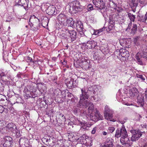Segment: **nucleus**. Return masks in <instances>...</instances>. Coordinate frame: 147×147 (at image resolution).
<instances>
[{
  "mask_svg": "<svg viewBox=\"0 0 147 147\" xmlns=\"http://www.w3.org/2000/svg\"><path fill=\"white\" fill-rule=\"evenodd\" d=\"M81 94L80 96V101L77 105V107L80 108H88V113L87 115L90 118L91 120L96 121L98 120H102V116L98 111L96 110L95 114L93 113L94 105L92 102L88 101L89 97L91 96L90 99L95 102L100 100V98L97 96L96 92L97 88L96 86H92L88 88L84 87L81 88Z\"/></svg>",
  "mask_w": 147,
  "mask_h": 147,
  "instance_id": "obj_1",
  "label": "nucleus"
},
{
  "mask_svg": "<svg viewBox=\"0 0 147 147\" xmlns=\"http://www.w3.org/2000/svg\"><path fill=\"white\" fill-rule=\"evenodd\" d=\"M127 90L125 91L123 90L122 89L119 90L117 92L116 95V98L118 101L120 102L125 105L127 106L133 105L132 103H130L131 99L128 97H125L126 95L128 96L131 98L136 96L138 93V91L137 88H133L130 89L129 90V92L127 94Z\"/></svg>",
  "mask_w": 147,
  "mask_h": 147,
  "instance_id": "obj_2",
  "label": "nucleus"
},
{
  "mask_svg": "<svg viewBox=\"0 0 147 147\" xmlns=\"http://www.w3.org/2000/svg\"><path fill=\"white\" fill-rule=\"evenodd\" d=\"M80 3L77 1H74L70 3L69 12L71 14L76 13L80 11Z\"/></svg>",
  "mask_w": 147,
  "mask_h": 147,
  "instance_id": "obj_3",
  "label": "nucleus"
},
{
  "mask_svg": "<svg viewBox=\"0 0 147 147\" xmlns=\"http://www.w3.org/2000/svg\"><path fill=\"white\" fill-rule=\"evenodd\" d=\"M65 33H63L60 36V37L63 39H67L70 37L72 40L74 41L76 37V33L74 30L69 31L66 30Z\"/></svg>",
  "mask_w": 147,
  "mask_h": 147,
  "instance_id": "obj_4",
  "label": "nucleus"
},
{
  "mask_svg": "<svg viewBox=\"0 0 147 147\" xmlns=\"http://www.w3.org/2000/svg\"><path fill=\"white\" fill-rule=\"evenodd\" d=\"M40 21L34 15L31 16L29 19V24L33 30H35L39 26Z\"/></svg>",
  "mask_w": 147,
  "mask_h": 147,
  "instance_id": "obj_5",
  "label": "nucleus"
},
{
  "mask_svg": "<svg viewBox=\"0 0 147 147\" xmlns=\"http://www.w3.org/2000/svg\"><path fill=\"white\" fill-rule=\"evenodd\" d=\"M130 132L131 134V140L133 142L138 140L142 135V132L139 129H132Z\"/></svg>",
  "mask_w": 147,
  "mask_h": 147,
  "instance_id": "obj_6",
  "label": "nucleus"
},
{
  "mask_svg": "<svg viewBox=\"0 0 147 147\" xmlns=\"http://www.w3.org/2000/svg\"><path fill=\"white\" fill-rule=\"evenodd\" d=\"M97 45V42L94 40L88 41L82 44V48L83 49H92Z\"/></svg>",
  "mask_w": 147,
  "mask_h": 147,
  "instance_id": "obj_7",
  "label": "nucleus"
},
{
  "mask_svg": "<svg viewBox=\"0 0 147 147\" xmlns=\"http://www.w3.org/2000/svg\"><path fill=\"white\" fill-rule=\"evenodd\" d=\"M116 16L114 14L110 15L109 24L106 30L107 32H109L113 29L115 21H117V17H115Z\"/></svg>",
  "mask_w": 147,
  "mask_h": 147,
  "instance_id": "obj_8",
  "label": "nucleus"
},
{
  "mask_svg": "<svg viewBox=\"0 0 147 147\" xmlns=\"http://www.w3.org/2000/svg\"><path fill=\"white\" fill-rule=\"evenodd\" d=\"M78 140H80L81 142L85 143V145L87 147L91 146L92 145V142L90 140L89 137L85 135H83L78 139Z\"/></svg>",
  "mask_w": 147,
  "mask_h": 147,
  "instance_id": "obj_9",
  "label": "nucleus"
},
{
  "mask_svg": "<svg viewBox=\"0 0 147 147\" xmlns=\"http://www.w3.org/2000/svg\"><path fill=\"white\" fill-rule=\"evenodd\" d=\"M12 138L10 137L6 136L2 139L1 144L4 147H11L13 142Z\"/></svg>",
  "mask_w": 147,
  "mask_h": 147,
  "instance_id": "obj_10",
  "label": "nucleus"
},
{
  "mask_svg": "<svg viewBox=\"0 0 147 147\" xmlns=\"http://www.w3.org/2000/svg\"><path fill=\"white\" fill-rule=\"evenodd\" d=\"M120 141L123 145H125L127 146H131L132 144V142L129 140L127 132L121 137Z\"/></svg>",
  "mask_w": 147,
  "mask_h": 147,
  "instance_id": "obj_11",
  "label": "nucleus"
},
{
  "mask_svg": "<svg viewBox=\"0 0 147 147\" xmlns=\"http://www.w3.org/2000/svg\"><path fill=\"white\" fill-rule=\"evenodd\" d=\"M57 20L62 26L65 25V22L67 18V16L63 13H60L57 17Z\"/></svg>",
  "mask_w": 147,
  "mask_h": 147,
  "instance_id": "obj_12",
  "label": "nucleus"
},
{
  "mask_svg": "<svg viewBox=\"0 0 147 147\" xmlns=\"http://www.w3.org/2000/svg\"><path fill=\"white\" fill-rule=\"evenodd\" d=\"M129 52L125 49H121L120 51L119 56L121 57H120V60L121 61H125L127 59L129 56Z\"/></svg>",
  "mask_w": 147,
  "mask_h": 147,
  "instance_id": "obj_13",
  "label": "nucleus"
},
{
  "mask_svg": "<svg viewBox=\"0 0 147 147\" xmlns=\"http://www.w3.org/2000/svg\"><path fill=\"white\" fill-rule=\"evenodd\" d=\"M76 28L81 36L84 35V31L83 30V26L81 22L80 21L77 22L76 23Z\"/></svg>",
  "mask_w": 147,
  "mask_h": 147,
  "instance_id": "obj_14",
  "label": "nucleus"
},
{
  "mask_svg": "<svg viewBox=\"0 0 147 147\" xmlns=\"http://www.w3.org/2000/svg\"><path fill=\"white\" fill-rule=\"evenodd\" d=\"M93 3L96 7L100 9L105 8V4L102 0H93Z\"/></svg>",
  "mask_w": 147,
  "mask_h": 147,
  "instance_id": "obj_15",
  "label": "nucleus"
},
{
  "mask_svg": "<svg viewBox=\"0 0 147 147\" xmlns=\"http://www.w3.org/2000/svg\"><path fill=\"white\" fill-rule=\"evenodd\" d=\"M76 124L81 126L82 128L85 129H87V127H89L91 126V125L88 123L86 122L85 121H81L77 119L76 120Z\"/></svg>",
  "mask_w": 147,
  "mask_h": 147,
  "instance_id": "obj_16",
  "label": "nucleus"
},
{
  "mask_svg": "<svg viewBox=\"0 0 147 147\" xmlns=\"http://www.w3.org/2000/svg\"><path fill=\"white\" fill-rule=\"evenodd\" d=\"M126 133L127 131L125 128L122 127L120 130L117 129L116 130L115 136L117 138L121 137Z\"/></svg>",
  "mask_w": 147,
  "mask_h": 147,
  "instance_id": "obj_17",
  "label": "nucleus"
},
{
  "mask_svg": "<svg viewBox=\"0 0 147 147\" xmlns=\"http://www.w3.org/2000/svg\"><path fill=\"white\" fill-rule=\"evenodd\" d=\"M81 62L82 63V67L85 69H88L90 67V61L87 57H82L81 59Z\"/></svg>",
  "mask_w": 147,
  "mask_h": 147,
  "instance_id": "obj_18",
  "label": "nucleus"
},
{
  "mask_svg": "<svg viewBox=\"0 0 147 147\" xmlns=\"http://www.w3.org/2000/svg\"><path fill=\"white\" fill-rule=\"evenodd\" d=\"M28 0H19L17 4L19 5L23 6L24 8L27 9L28 7Z\"/></svg>",
  "mask_w": 147,
  "mask_h": 147,
  "instance_id": "obj_19",
  "label": "nucleus"
},
{
  "mask_svg": "<svg viewBox=\"0 0 147 147\" xmlns=\"http://www.w3.org/2000/svg\"><path fill=\"white\" fill-rule=\"evenodd\" d=\"M104 116L105 119L113 122H115L117 121V119H113V114L111 112L107 113H104Z\"/></svg>",
  "mask_w": 147,
  "mask_h": 147,
  "instance_id": "obj_20",
  "label": "nucleus"
},
{
  "mask_svg": "<svg viewBox=\"0 0 147 147\" xmlns=\"http://www.w3.org/2000/svg\"><path fill=\"white\" fill-rule=\"evenodd\" d=\"M75 22L71 18H67L65 22L66 24L64 26H68L71 27L73 28L76 27V26L74 24Z\"/></svg>",
  "mask_w": 147,
  "mask_h": 147,
  "instance_id": "obj_21",
  "label": "nucleus"
},
{
  "mask_svg": "<svg viewBox=\"0 0 147 147\" xmlns=\"http://www.w3.org/2000/svg\"><path fill=\"white\" fill-rule=\"evenodd\" d=\"M28 142V139L25 138H21L19 141V144L21 147H27L28 144L27 143Z\"/></svg>",
  "mask_w": 147,
  "mask_h": 147,
  "instance_id": "obj_22",
  "label": "nucleus"
},
{
  "mask_svg": "<svg viewBox=\"0 0 147 147\" xmlns=\"http://www.w3.org/2000/svg\"><path fill=\"white\" fill-rule=\"evenodd\" d=\"M105 29V28H102L99 30L93 29V32L92 33V34L96 36L100 35L103 34V31Z\"/></svg>",
  "mask_w": 147,
  "mask_h": 147,
  "instance_id": "obj_23",
  "label": "nucleus"
},
{
  "mask_svg": "<svg viewBox=\"0 0 147 147\" xmlns=\"http://www.w3.org/2000/svg\"><path fill=\"white\" fill-rule=\"evenodd\" d=\"M65 82L67 87L69 88H71L74 87V84L75 82H74L73 79H67L65 80Z\"/></svg>",
  "mask_w": 147,
  "mask_h": 147,
  "instance_id": "obj_24",
  "label": "nucleus"
},
{
  "mask_svg": "<svg viewBox=\"0 0 147 147\" xmlns=\"http://www.w3.org/2000/svg\"><path fill=\"white\" fill-rule=\"evenodd\" d=\"M55 8L53 5L49 6L47 10V12L49 15H52L55 12Z\"/></svg>",
  "mask_w": 147,
  "mask_h": 147,
  "instance_id": "obj_25",
  "label": "nucleus"
},
{
  "mask_svg": "<svg viewBox=\"0 0 147 147\" xmlns=\"http://www.w3.org/2000/svg\"><path fill=\"white\" fill-rule=\"evenodd\" d=\"M100 49L102 52L105 55L108 54L109 53V50L107 45L102 46L100 47Z\"/></svg>",
  "mask_w": 147,
  "mask_h": 147,
  "instance_id": "obj_26",
  "label": "nucleus"
},
{
  "mask_svg": "<svg viewBox=\"0 0 147 147\" xmlns=\"http://www.w3.org/2000/svg\"><path fill=\"white\" fill-rule=\"evenodd\" d=\"M144 94L139 95L138 97V103L140 104V106H142L144 104Z\"/></svg>",
  "mask_w": 147,
  "mask_h": 147,
  "instance_id": "obj_27",
  "label": "nucleus"
},
{
  "mask_svg": "<svg viewBox=\"0 0 147 147\" xmlns=\"http://www.w3.org/2000/svg\"><path fill=\"white\" fill-rule=\"evenodd\" d=\"M113 143L112 140L110 138H107L104 144V147H112Z\"/></svg>",
  "mask_w": 147,
  "mask_h": 147,
  "instance_id": "obj_28",
  "label": "nucleus"
},
{
  "mask_svg": "<svg viewBox=\"0 0 147 147\" xmlns=\"http://www.w3.org/2000/svg\"><path fill=\"white\" fill-rule=\"evenodd\" d=\"M6 128L13 132H14V129H16V125L14 123H11L7 125Z\"/></svg>",
  "mask_w": 147,
  "mask_h": 147,
  "instance_id": "obj_29",
  "label": "nucleus"
},
{
  "mask_svg": "<svg viewBox=\"0 0 147 147\" xmlns=\"http://www.w3.org/2000/svg\"><path fill=\"white\" fill-rule=\"evenodd\" d=\"M138 2L142 4L144 3L141 0H131V2L129 3L130 5L132 7H136L138 5Z\"/></svg>",
  "mask_w": 147,
  "mask_h": 147,
  "instance_id": "obj_30",
  "label": "nucleus"
},
{
  "mask_svg": "<svg viewBox=\"0 0 147 147\" xmlns=\"http://www.w3.org/2000/svg\"><path fill=\"white\" fill-rule=\"evenodd\" d=\"M133 42L134 45L138 46L140 45V41L139 39V37H136L135 38H134Z\"/></svg>",
  "mask_w": 147,
  "mask_h": 147,
  "instance_id": "obj_31",
  "label": "nucleus"
},
{
  "mask_svg": "<svg viewBox=\"0 0 147 147\" xmlns=\"http://www.w3.org/2000/svg\"><path fill=\"white\" fill-rule=\"evenodd\" d=\"M108 2V5L110 7L114 9H115L116 8V5L114 3L113 1L109 0Z\"/></svg>",
  "mask_w": 147,
  "mask_h": 147,
  "instance_id": "obj_32",
  "label": "nucleus"
},
{
  "mask_svg": "<svg viewBox=\"0 0 147 147\" xmlns=\"http://www.w3.org/2000/svg\"><path fill=\"white\" fill-rule=\"evenodd\" d=\"M7 102V100L6 96H5V98H1V99L0 101V103L5 106L6 105Z\"/></svg>",
  "mask_w": 147,
  "mask_h": 147,
  "instance_id": "obj_33",
  "label": "nucleus"
},
{
  "mask_svg": "<svg viewBox=\"0 0 147 147\" xmlns=\"http://www.w3.org/2000/svg\"><path fill=\"white\" fill-rule=\"evenodd\" d=\"M126 39L123 38H120L119 40L120 44L121 45L124 46L125 45L126 43Z\"/></svg>",
  "mask_w": 147,
  "mask_h": 147,
  "instance_id": "obj_34",
  "label": "nucleus"
},
{
  "mask_svg": "<svg viewBox=\"0 0 147 147\" xmlns=\"http://www.w3.org/2000/svg\"><path fill=\"white\" fill-rule=\"evenodd\" d=\"M128 17L131 22H134L136 18L135 16L131 14L130 13H128Z\"/></svg>",
  "mask_w": 147,
  "mask_h": 147,
  "instance_id": "obj_35",
  "label": "nucleus"
},
{
  "mask_svg": "<svg viewBox=\"0 0 147 147\" xmlns=\"http://www.w3.org/2000/svg\"><path fill=\"white\" fill-rule=\"evenodd\" d=\"M93 57L94 60H98V63H100V61L99 60L100 59L99 56L97 53H94V55Z\"/></svg>",
  "mask_w": 147,
  "mask_h": 147,
  "instance_id": "obj_36",
  "label": "nucleus"
},
{
  "mask_svg": "<svg viewBox=\"0 0 147 147\" xmlns=\"http://www.w3.org/2000/svg\"><path fill=\"white\" fill-rule=\"evenodd\" d=\"M137 77L138 78H140L142 81H144L145 79L146 76L144 75L137 74Z\"/></svg>",
  "mask_w": 147,
  "mask_h": 147,
  "instance_id": "obj_37",
  "label": "nucleus"
},
{
  "mask_svg": "<svg viewBox=\"0 0 147 147\" xmlns=\"http://www.w3.org/2000/svg\"><path fill=\"white\" fill-rule=\"evenodd\" d=\"M137 29V26L136 25V24H133L131 29V32L132 33H135L136 30Z\"/></svg>",
  "mask_w": 147,
  "mask_h": 147,
  "instance_id": "obj_38",
  "label": "nucleus"
},
{
  "mask_svg": "<svg viewBox=\"0 0 147 147\" xmlns=\"http://www.w3.org/2000/svg\"><path fill=\"white\" fill-rule=\"evenodd\" d=\"M115 128L113 127H109L108 129V132L112 133L115 130Z\"/></svg>",
  "mask_w": 147,
  "mask_h": 147,
  "instance_id": "obj_39",
  "label": "nucleus"
},
{
  "mask_svg": "<svg viewBox=\"0 0 147 147\" xmlns=\"http://www.w3.org/2000/svg\"><path fill=\"white\" fill-rule=\"evenodd\" d=\"M139 53H137L136 55V58L137 59L138 61V63L140 64H141L142 63V61L140 60V58L139 57Z\"/></svg>",
  "mask_w": 147,
  "mask_h": 147,
  "instance_id": "obj_40",
  "label": "nucleus"
},
{
  "mask_svg": "<svg viewBox=\"0 0 147 147\" xmlns=\"http://www.w3.org/2000/svg\"><path fill=\"white\" fill-rule=\"evenodd\" d=\"M110 109L109 107L106 105L105 107V111L104 113H107L110 112Z\"/></svg>",
  "mask_w": 147,
  "mask_h": 147,
  "instance_id": "obj_41",
  "label": "nucleus"
},
{
  "mask_svg": "<svg viewBox=\"0 0 147 147\" xmlns=\"http://www.w3.org/2000/svg\"><path fill=\"white\" fill-rule=\"evenodd\" d=\"M13 133H15L18 136H20V133L19 131L16 128V129H14V132H13Z\"/></svg>",
  "mask_w": 147,
  "mask_h": 147,
  "instance_id": "obj_42",
  "label": "nucleus"
},
{
  "mask_svg": "<svg viewBox=\"0 0 147 147\" xmlns=\"http://www.w3.org/2000/svg\"><path fill=\"white\" fill-rule=\"evenodd\" d=\"M88 10H92L93 9V6L91 4H89L88 6Z\"/></svg>",
  "mask_w": 147,
  "mask_h": 147,
  "instance_id": "obj_43",
  "label": "nucleus"
},
{
  "mask_svg": "<svg viewBox=\"0 0 147 147\" xmlns=\"http://www.w3.org/2000/svg\"><path fill=\"white\" fill-rule=\"evenodd\" d=\"M97 129V127H95L93 128V129L91 131V133L92 134H94L95 133L96 130Z\"/></svg>",
  "mask_w": 147,
  "mask_h": 147,
  "instance_id": "obj_44",
  "label": "nucleus"
},
{
  "mask_svg": "<svg viewBox=\"0 0 147 147\" xmlns=\"http://www.w3.org/2000/svg\"><path fill=\"white\" fill-rule=\"evenodd\" d=\"M3 91V85L1 83H0V92H2Z\"/></svg>",
  "mask_w": 147,
  "mask_h": 147,
  "instance_id": "obj_45",
  "label": "nucleus"
},
{
  "mask_svg": "<svg viewBox=\"0 0 147 147\" xmlns=\"http://www.w3.org/2000/svg\"><path fill=\"white\" fill-rule=\"evenodd\" d=\"M5 109L1 105H0V113H2L4 111Z\"/></svg>",
  "mask_w": 147,
  "mask_h": 147,
  "instance_id": "obj_46",
  "label": "nucleus"
},
{
  "mask_svg": "<svg viewBox=\"0 0 147 147\" xmlns=\"http://www.w3.org/2000/svg\"><path fill=\"white\" fill-rule=\"evenodd\" d=\"M5 123V122L4 121L0 120V127L3 126Z\"/></svg>",
  "mask_w": 147,
  "mask_h": 147,
  "instance_id": "obj_47",
  "label": "nucleus"
},
{
  "mask_svg": "<svg viewBox=\"0 0 147 147\" xmlns=\"http://www.w3.org/2000/svg\"><path fill=\"white\" fill-rule=\"evenodd\" d=\"M126 120L127 119H124L123 121H120L119 120V121L122 124H123L126 122Z\"/></svg>",
  "mask_w": 147,
  "mask_h": 147,
  "instance_id": "obj_48",
  "label": "nucleus"
},
{
  "mask_svg": "<svg viewBox=\"0 0 147 147\" xmlns=\"http://www.w3.org/2000/svg\"><path fill=\"white\" fill-rule=\"evenodd\" d=\"M11 66L12 67V68L14 70H16L18 68H19V67H17L16 66H15L14 65H12V66Z\"/></svg>",
  "mask_w": 147,
  "mask_h": 147,
  "instance_id": "obj_49",
  "label": "nucleus"
},
{
  "mask_svg": "<svg viewBox=\"0 0 147 147\" xmlns=\"http://www.w3.org/2000/svg\"><path fill=\"white\" fill-rule=\"evenodd\" d=\"M144 96L145 97V99L147 100V89L145 91V93L144 94Z\"/></svg>",
  "mask_w": 147,
  "mask_h": 147,
  "instance_id": "obj_50",
  "label": "nucleus"
},
{
  "mask_svg": "<svg viewBox=\"0 0 147 147\" xmlns=\"http://www.w3.org/2000/svg\"><path fill=\"white\" fill-rule=\"evenodd\" d=\"M5 75V74L4 72H3L2 71H0V76L1 77H2L4 76Z\"/></svg>",
  "mask_w": 147,
  "mask_h": 147,
  "instance_id": "obj_51",
  "label": "nucleus"
},
{
  "mask_svg": "<svg viewBox=\"0 0 147 147\" xmlns=\"http://www.w3.org/2000/svg\"><path fill=\"white\" fill-rule=\"evenodd\" d=\"M115 117H116L115 118V119H117V121L118 120L119 118V115H116L115 116Z\"/></svg>",
  "mask_w": 147,
  "mask_h": 147,
  "instance_id": "obj_52",
  "label": "nucleus"
},
{
  "mask_svg": "<svg viewBox=\"0 0 147 147\" xmlns=\"http://www.w3.org/2000/svg\"><path fill=\"white\" fill-rule=\"evenodd\" d=\"M11 18H8V19H7V20H5V22H9L11 21Z\"/></svg>",
  "mask_w": 147,
  "mask_h": 147,
  "instance_id": "obj_53",
  "label": "nucleus"
},
{
  "mask_svg": "<svg viewBox=\"0 0 147 147\" xmlns=\"http://www.w3.org/2000/svg\"><path fill=\"white\" fill-rule=\"evenodd\" d=\"M62 64L63 65H65L67 64V62L65 61L64 60V61L62 63Z\"/></svg>",
  "mask_w": 147,
  "mask_h": 147,
  "instance_id": "obj_54",
  "label": "nucleus"
},
{
  "mask_svg": "<svg viewBox=\"0 0 147 147\" xmlns=\"http://www.w3.org/2000/svg\"><path fill=\"white\" fill-rule=\"evenodd\" d=\"M102 134L104 135H106L107 134V132L105 131H103L102 133Z\"/></svg>",
  "mask_w": 147,
  "mask_h": 147,
  "instance_id": "obj_55",
  "label": "nucleus"
},
{
  "mask_svg": "<svg viewBox=\"0 0 147 147\" xmlns=\"http://www.w3.org/2000/svg\"><path fill=\"white\" fill-rule=\"evenodd\" d=\"M28 59L30 61H32V59L30 57H28Z\"/></svg>",
  "mask_w": 147,
  "mask_h": 147,
  "instance_id": "obj_56",
  "label": "nucleus"
},
{
  "mask_svg": "<svg viewBox=\"0 0 147 147\" xmlns=\"http://www.w3.org/2000/svg\"><path fill=\"white\" fill-rule=\"evenodd\" d=\"M145 20H147V12H146L145 15Z\"/></svg>",
  "mask_w": 147,
  "mask_h": 147,
  "instance_id": "obj_57",
  "label": "nucleus"
},
{
  "mask_svg": "<svg viewBox=\"0 0 147 147\" xmlns=\"http://www.w3.org/2000/svg\"><path fill=\"white\" fill-rule=\"evenodd\" d=\"M141 147H147V144H145L142 145Z\"/></svg>",
  "mask_w": 147,
  "mask_h": 147,
  "instance_id": "obj_58",
  "label": "nucleus"
},
{
  "mask_svg": "<svg viewBox=\"0 0 147 147\" xmlns=\"http://www.w3.org/2000/svg\"><path fill=\"white\" fill-rule=\"evenodd\" d=\"M74 82H74V87L75 86H76V81H74Z\"/></svg>",
  "mask_w": 147,
  "mask_h": 147,
  "instance_id": "obj_59",
  "label": "nucleus"
},
{
  "mask_svg": "<svg viewBox=\"0 0 147 147\" xmlns=\"http://www.w3.org/2000/svg\"><path fill=\"white\" fill-rule=\"evenodd\" d=\"M36 90H32V91L31 90L30 91H31V92H36Z\"/></svg>",
  "mask_w": 147,
  "mask_h": 147,
  "instance_id": "obj_60",
  "label": "nucleus"
},
{
  "mask_svg": "<svg viewBox=\"0 0 147 147\" xmlns=\"http://www.w3.org/2000/svg\"><path fill=\"white\" fill-rule=\"evenodd\" d=\"M78 109H76V110H75V111H76V112H78Z\"/></svg>",
  "mask_w": 147,
  "mask_h": 147,
  "instance_id": "obj_61",
  "label": "nucleus"
},
{
  "mask_svg": "<svg viewBox=\"0 0 147 147\" xmlns=\"http://www.w3.org/2000/svg\"><path fill=\"white\" fill-rule=\"evenodd\" d=\"M58 93H57V94H55V96H57L58 95Z\"/></svg>",
  "mask_w": 147,
  "mask_h": 147,
  "instance_id": "obj_62",
  "label": "nucleus"
},
{
  "mask_svg": "<svg viewBox=\"0 0 147 147\" xmlns=\"http://www.w3.org/2000/svg\"><path fill=\"white\" fill-rule=\"evenodd\" d=\"M46 141L47 142H48V139H46Z\"/></svg>",
  "mask_w": 147,
  "mask_h": 147,
  "instance_id": "obj_63",
  "label": "nucleus"
},
{
  "mask_svg": "<svg viewBox=\"0 0 147 147\" xmlns=\"http://www.w3.org/2000/svg\"><path fill=\"white\" fill-rule=\"evenodd\" d=\"M17 76H18V77H20V76L19 74H18L17 75Z\"/></svg>",
  "mask_w": 147,
  "mask_h": 147,
  "instance_id": "obj_64",
  "label": "nucleus"
}]
</instances>
